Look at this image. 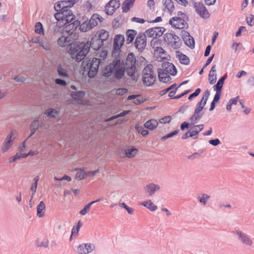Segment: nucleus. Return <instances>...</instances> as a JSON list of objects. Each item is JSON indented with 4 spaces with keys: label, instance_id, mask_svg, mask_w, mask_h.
Masks as SVG:
<instances>
[{
    "label": "nucleus",
    "instance_id": "obj_6",
    "mask_svg": "<svg viewBox=\"0 0 254 254\" xmlns=\"http://www.w3.org/2000/svg\"><path fill=\"white\" fill-rule=\"evenodd\" d=\"M193 3L196 13L198 14L200 17L204 19L209 17L210 13L202 3L199 2L198 4L194 1H193Z\"/></svg>",
    "mask_w": 254,
    "mask_h": 254
},
{
    "label": "nucleus",
    "instance_id": "obj_38",
    "mask_svg": "<svg viewBox=\"0 0 254 254\" xmlns=\"http://www.w3.org/2000/svg\"><path fill=\"white\" fill-rule=\"evenodd\" d=\"M125 42V37L122 34H117L114 37V43L113 44L120 45H121L122 46Z\"/></svg>",
    "mask_w": 254,
    "mask_h": 254
},
{
    "label": "nucleus",
    "instance_id": "obj_43",
    "mask_svg": "<svg viewBox=\"0 0 254 254\" xmlns=\"http://www.w3.org/2000/svg\"><path fill=\"white\" fill-rule=\"evenodd\" d=\"M153 74V65L151 64H147L142 70V75H151Z\"/></svg>",
    "mask_w": 254,
    "mask_h": 254
},
{
    "label": "nucleus",
    "instance_id": "obj_30",
    "mask_svg": "<svg viewBox=\"0 0 254 254\" xmlns=\"http://www.w3.org/2000/svg\"><path fill=\"white\" fill-rule=\"evenodd\" d=\"M37 215L39 217H42L45 215V204L44 201H41L40 202L37 206Z\"/></svg>",
    "mask_w": 254,
    "mask_h": 254
},
{
    "label": "nucleus",
    "instance_id": "obj_28",
    "mask_svg": "<svg viewBox=\"0 0 254 254\" xmlns=\"http://www.w3.org/2000/svg\"><path fill=\"white\" fill-rule=\"evenodd\" d=\"M85 92L83 90H80L75 92H72L70 93L71 97L75 100H80L85 95Z\"/></svg>",
    "mask_w": 254,
    "mask_h": 254
},
{
    "label": "nucleus",
    "instance_id": "obj_18",
    "mask_svg": "<svg viewBox=\"0 0 254 254\" xmlns=\"http://www.w3.org/2000/svg\"><path fill=\"white\" fill-rule=\"evenodd\" d=\"M155 76L154 74L151 75H142V82L146 86L152 85L155 82Z\"/></svg>",
    "mask_w": 254,
    "mask_h": 254
},
{
    "label": "nucleus",
    "instance_id": "obj_46",
    "mask_svg": "<svg viewBox=\"0 0 254 254\" xmlns=\"http://www.w3.org/2000/svg\"><path fill=\"white\" fill-rule=\"evenodd\" d=\"M98 18V14L94 13L91 18L89 19V22L91 23L92 28L98 25L97 19Z\"/></svg>",
    "mask_w": 254,
    "mask_h": 254
},
{
    "label": "nucleus",
    "instance_id": "obj_44",
    "mask_svg": "<svg viewBox=\"0 0 254 254\" xmlns=\"http://www.w3.org/2000/svg\"><path fill=\"white\" fill-rule=\"evenodd\" d=\"M35 32L39 34H45L44 27L41 22H38L36 23L35 26Z\"/></svg>",
    "mask_w": 254,
    "mask_h": 254
},
{
    "label": "nucleus",
    "instance_id": "obj_29",
    "mask_svg": "<svg viewBox=\"0 0 254 254\" xmlns=\"http://www.w3.org/2000/svg\"><path fill=\"white\" fill-rule=\"evenodd\" d=\"M135 0H125L122 3L123 12H127L133 5Z\"/></svg>",
    "mask_w": 254,
    "mask_h": 254
},
{
    "label": "nucleus",
    "instance_id": "obj_56",
    "mask_svg": "<svg viewBox=\"0 0 254 254\" xmlns=\"http://www.w3.org/2000/svg\"><path fill=\"white\" fill-rule=\"evenodd\" d=\"M201 91V90L200 88H197L193 93L189 96L188 99L191 100L193 98L197 97L200 93Z\"/></svg>",
    "mask_w": 254,
    "mask_h": 254
},
{
    "label": "nucleus",
    "instance_id": "obj_37",
    "mask_svg": "<svg viewBox=\"0 0 254 254\" xmlns=\"http://www.w3.org/2000/svg\"><path fill=\"white\" fill-rule=\"evenodd\" d=\"M57 40L58 45L61 47H64L67 44V40L68 37L64 36L63 34L59 36Z\"/></svg>",
    "mask_w": 254,
    "mask_h": 254
},
{
    "label": "nucleus",
    "instance_id": "obj_15",
    "mask_svg": "<svg viewBox=\"0 0 254 254\" xmlns=\"http://www.w3.org/2000/svg\"><path fill=\"white\" fill-rule=\"evenodd\" d=\"M157 71L160 81L164 83L171 82L172 78L167 73L164 72L161 68H158Z\"/></svg>",
    "mask_w": 254,
    "mask_h": 254
},
{
    "label": "nucleus",
    "instance_id": "obj_19",
    "mask_svg": "<svg viewBox=\"0 0 254 254\" xmlns=\"http://www.w3.org/2000/svg\"><path fill=\"white\" fill-rule=\"evenodd\" d=\"M57 72L58 75L62 78H68L69 77L67 70L64 68L61 64L58 65Z\"/></svg>",
    "mask_w": 254,
    "mask_h": 254
},
{
    "label": "nucleus",
    "instance_id": "obj_40",
    "mask_svg": "<svg viewBox=\"0 0 254 254\" xmlns=\"http://www.w3.org/2000/svg\"><path fill=\"white\" fill-rule=\"evenodd\" d=\"M146 37H147V36H146V34H145V32L144 33H139L137 35V36L135 40L134 43L135 47V48L138 47V45L137 43L139 42V41H143V40H145V41H146Z\"/></svg>",
    "mask_w": 254,
    "mask_h": 254
},
{
    "label": "nucleus",
    "instance_id": "obj_17",
    "mask_svg": "<svg viewBox=\"0 0 254 254\" xmlns=\"http://www.w3.org/2000/svg\"><path fill=\"white\" fill-rule=\"evenodd\" d=\"M160 187L158 185H156L154 183H150L147 185L144 189L149 195H153L156 191L159 190Z\"/></svg>",
    "mask_w": 254,
    "mask_h": 254
},
{
    "label": "nucleus",
    "instance_id": "obj_26",
    "mask_svg": "<svg viewBox=\"0 0 254 254\" xmlns=\"http://www.w3.org/2000/svg\"><path fill=\"white\" fill-rule=\"evenodd\" d=\"M79 0H62L61 2L62 5V7L64 9H67L71 7L74 4L78 2Z\"/></svg>",
    "mask_w": 254,
    "mask_h": 254
},
{
    "label": "nucleus",
    "instance_id": "obj_13",
    "mask_svg": "<svg viewBox=\"0 0 254 254\" xmlns=\"http://www.w3.org/2000/svg\"><path fill=\"white\" fill-rule=\"evenodd\" d=\"M163 71H165L172 76L177 74V69L176 66L171 63L163 62L162 64Z\"/></svg>",
    "mask_w": 254,
    "mask_h": 254
},
{
    "label": "nucleus",
    "instance_id": "obj_8",
    "mask_svg": "<svg viewBox=\"0 0 254 254\" xmlns=\"http://www.w3.org/2000/svg\"><path fill=\"white\" fill-rule=\"evenodd\" d=\"M58 16L64 18V19H68L70 21H72L75 19V15L69 8L64 9L61 12H56L54 14L55 18H57Z\"/></svg>",
    "mask_w": 254,
    "mask_h": 254
},
{
    "label": "nucleus",
    "instance_id": "obj_61",
    "mask_svg": "<svg viewBox=\"0 0 254 254\" xmlns=\"http://www.w3.org/2000/svg\"><path fill=\"white\" fill-rule=\"evenodd\" d=\"M215 91L216 92L214 95V97L212 101L218 103L220 99L222 91H218V90H215Z\"/></svg>",
    "mask_w": 254,
    "mask_h": 254
},
{
    "label": "nucleus",
    "instance_id": "obj_48",
    "mask_svg": "<svg viewBox=\"0 0 254 254\" xmlns=\"http://www.w3.org/2000/svg\"><path fill=\"white\" fill-rule=\"evenodd\" d=\"M103 48L102 51L99 55L98 59L101 60V64L103 63V61H105L108 55V51L106 49Z\"/></svg>",
    "mask_w": 254,
    "mask_h": 254
},
{
    "label": "nucleus",
    "instance_id": "obj_52",
    "mask_svg": "<svg viewBox=\"0 0 254 254\" xmlns=\"http://www.w3.org/2000/svg\"><path fill=\"white\" fill-rule=\"evenodd\" d=\"M138 47L136 48L138 50L139 52H142L145 49V48L147 44V42L145 40H143V41H140L137 43Z\"/></svg>",
    "mask_w": 254,
    "mask_h": 254
},
{
    "label": "nucleus",
    "instance_id": "obj_59",
    "mask_svg": "<svg viewBox=\"0 0 254 254\" xmlns=\"http://www.w3.org/2000/svg\"><path fill=\"white\" fill-rule=\"evenodd\" d=\"M210 197V196L206 194H203L201 197H198V201L202 203L203 204H205L207 202V199Z\"/></svg>",
    "mask_w": 254,
    "mask_h": 254
},
{
    "label": "nucleus",
    "instance_id": "obj_54",
    "mask_svg": "<svg viewBox=\"0 0 254 254\" xmlns=\"http://www.w3.org/2000/svg\"><path fill=\"white\" fill-rule=\"evenodd\" d=\"M146 63V60L143 56H140L138 58V60H136V66L139 67L145 65Z\"/></svg>",
    "mask_w": 254,
    "mask_h": 254
},
{
    "label": "nucleus",
    "instance_id": "obj_4",
    "mask_svg": "<svg viewBox=\"0 0 254 254\" xmlns=\"http://www.w3.org/2000/svg\"><path fill=\"white\" fill-rule=\"evenodd\" d=\"M186 18H181L179 16H175L171 18L169 21V24L171 25L173 28L176 29L188 28L189 25Z\"/></svg>",
    "mask_w": 254,
    "mask_h": 254
},
{
    "label": "nucleus",
    "instance_id": "obj_63",
    "mask_svg": "<svg viewBox=\"0 0 254 254\" xmlns=\"http://www.w3.org/2000/svg\"><path fill=\"white\" fill-rule=\"evenodd\" d=\"M39 45L41 46L44 49L46 50H50L51 47L49 43H44L43 41H41Z\"/></svg>",
    "mask_w": 254,
    "mask_h": 254
},
{
    "label": "nucleus",
    "instance_id": "obj_31",
    "mask_svg": "<svg viewBox=\"0 0 254 254\" xmlns=\"http://www.w3.org/2000/svg\"><path fill=\"white\" fill-rule=\"evenodd\" d=\"M55 19L57 20V22H55V24H57L58 26H60V29H62L65 25H66L68 23L71 22V21H69L68 19H64V18H62L61 17L58 16Z\"/></svg>",
    "mask_w": 254,
    "mask_h": 254
},
{
    "label": "nucleus",
    "instance_id": "obj_2",
    "mask_svg": "<svg viewBox=\"0 0 254 254\" xmlns=\"http://www.w3.org/2000/svg\"><path fill=\"white\" fill-rule=\"evenodd\" d=\"M90 45L87 42L75 41L68 45L67 52L72 59L79 63L86 58L90 49Z\"/></svg>",
    "mask_w": 254,
    "mask_h": 254
},
{
    "label": "nucleus",
    "instance_id": "obj_7",
    "mask_svg": "<svg viewBox=\"0 0 254 254\" xmlns=\"http://www.w3.org/2000/svg\"><path fill=\"white\" fill-rule=\"evenodd\" d=\"M120 5L119 0H110L105 6L106 13L109 15H112Z\"/></svg>",
    "mask_w": 254,
    "mask_h": 254
},
{
    "label": "nucleus",
    "instance_id": "obj_20",
    "mask_svg": "<svg viewBox=\"0 0 254 254\" xmlns=\"http://www.w3.org/2000/svg\"><path fill=\"white\" fill-rule=\"evenodd\" d=\"M138 152V149L133 146H131L130 148L126 149L124 150L126 156L128 158H132L135 157Z\"/></svg>",
    "mask_w": 254,
    "mask_h": 254
},
{
    "label": "nucleus",
    "instance_id": "obj_57",
    "mask_svg": "<svg viewBox=\"0 0 254 254\" xmlns=\"http://www.w3.org/2000/svg\"><path fill=\"white\" fill-rule=\"evenodd\" d=\"M160 28L157 29L155 34V37L158 38L162 36L164 32L166 31V29L163 27H159Z\"/></svg>",
    "mask_w": 254,
    "mask_h": 254
},
{
    "label": "nucleus",
    "instance_id": "obj_25",
    "mask_svg": "<svg viewBox=\"0 0 254 254\" xmlns=\"http://www.w3.org/2000/svg\"><path fill=\"white\" fill-rule=\"evenodd\" d=\"M45 114L49 118L56 119L57 116L60 114V111L56 109L48 108L45 111Z\"/></svg>",
    "mask_w": 254,
    "mask_h": 254
},
{
    "label": "nucleus",
    "instance_id": "obj_22",
    "mask_svg": "<svg viewBox=\"0 0 254 254\" xmlns=\"http://www.w3.org/2000/svg\"><path fill=\"white\" fill-rule=\"evenodd\" d=\"M176 55L177 57L178 58L180 63L185 65H188L190 64V59L189 57L180 52V51L176 52Z\"/></svg>",
    "mask_w": 254,
    "mask_h": 254
},
{
    "label": "nucleus",
    "instance_id": "obj_47",
    "mask_svg": "<svg viewBox=\"0 0 254 254\" xmlns=\"http://www.w3.org/2000/svg\"><path fill=\"white\" fill-rule=\"evenodd\" d=\"M179 131H180V129L178 128V129H176L175 130L172 131V132L167 134L166 135L162 136L161 138V140H162V141H164L169 138H171V137L174 136V135H177L179 132Z\"/></svg>",
    "mask_w": 254,
    "mask_h": 254
},
{
    "label": "nucleus",
    "instance_id": "obj_27",
    "mask_svg": "<svg viewBox=\"0 0 254 254\" xmlns=\"http://www.w3.org/2000/svg\"><path fill=\"white\" fill-rule=\"evenodd\" d=\"M162 2L170 13H172L174 11L175 6L172 0H163Z\"/></svg>",
    "mask_w": 254,
    "mask_h": 254
},
{
    "label": "nucleus",
    "instance_id": "obj_16",
    "mask_svg": "<svg viewBox=\"0 0 254 254\" xmlns=\"http://www.w3.org/2000/svg\"><path fill=\"white\" fill-rule=\"evenodd\" d=\"M39 127V118H36L34 120L31 122L30 125V134L27 138V139L31 137L36 132Z\"/></svg>",
    "mask_w": 254,
    "mask_h": 254
},
{
    "label": "nucleus",
    "instance_id": "obj_58",
    "mask_svg": "<svg viewBox=\"0 0 254 254\" xmlns=\"http://www.w3.org/2000/svg\"><path fill=\"white\" fill-rule=\"evenodd\" d=\"M127 91H128L127 89L126 88H119L116 89V94L117 95L122 96V95H124V94H125L126 93H127Z\"/></svg>",
    "mask_w": 254,
    "mask_h": 254
},
{
    "label": "nucleus",
    "instance_id": "obj_55",
    "mask_svg": "<svg viewBox=\"0 0 254 254\" xmlns=\"http://www.w3.org/2000/svg\"><path fill=\"white\" fill-rule=\"evenodd\" d=\"M64 78H59L55 79V82L57 85L65 87L67 85L66 81Z\"/></svg>",
    "mask_w": 254,
    "mask_h": 254
},
{
    "label": "nucleus",
    "instance_id": "obj_33",
    "mask_svg": "<svg viewBox=\"0 0 254 254\" xmlns=\"http://www.w3.org/2000/svg\"><path fill=\"white\" fill-rule=\"evenodd\" d=\"M79 29L81 32H87L92 29V26H91V23L89 21L84 22L80 23L79 26Z\"/></svg>",
    "mask_w": 254,
    "mask_h": 254
},
{
    "label": "nucleus",
    "instance_id": "obj_50",
    "mask_svg": "<svg viewBox=\"0 0 254 254\" xmlns=\"http://www.w3.org/2000/svg\"><path fill=\"white\" fill-rule=\"evenodd\" d=\"M164 40L168 45L172 44V38H173V33H167L164 35Z\"/></svg>",
    "mask_w": 254,
    "mask_h": 254
},
{
    "label": "nucleus",
    "instance_id": "obj_64",
    "mask_svg": "<svg viewBox=\"0 0 254 254\" xmlns=\"http://www.w3.org/2000/svg\"><path fill=\"white\" fill-rule=\"evenodd\" d=\"M171 117L169 116H167L164 117H163L160 120V123L161 124H166L169 123L171 121Z\"/></svg>",
    "mask_w": 254,
    "mask_h": 254
},
{
    "label": "nucleus",
    "instance_id": "obj_41",
    "mask_svg": "<svg viewBox=\"0 0 254 254\" xmlns=\"http://www.w3.org/2000/svg\"><path fill=\"white\" fill-rule=\"evenodd\" d=\"M159 28H160L158 27H155L147 29L145 31V34H146L147 37L156 39V37H155V34L156 32L157 29Z\"/></svg>",
    "mask_w": 254,
    "mask_h": 254
},
{
    "label": "nucleus",
    "instance_id": "obj_10",
    "mask_svg": "<svg viewBox=\"0 0 254 254\" xmlns=\"http://www.w3.org/2000/svg\"><path fill=\"white\" fill-rule=\"evenodd\" d=\"M233 233L236 234L238 236V239L242 244L248 246L252 245L253 241L247 234L239 230H235L233 231Z\"/></svg>",
    "mask_w": 254,
    "mask_h": 254
},
{
    "label": "nucleus",
    "instance_id": "obj_49",
    "mask_svg": "<svg viewBox=\"0 0 254 254\" xmlns=\"http://www.w3.org/2000/svg\"><path fill=\"white\" fill-rule=\"evenodd\" d=\"M206 102L207 101L204 100L203 99H201V100L197 104L195 109L202 112L201 111L204 109Z\"/></svg>",
    "mask_w": 254,
    "mask_h": 254
},
{
    "label": "nucleus",
    "instance_id": "obj_35",
    "mask_svg": "<svg viewBox=\"0 0 254 254\" xmlns=\"http://www.w3.org/2000/svg\"><path fill=\"white\" fill-rule=\"evenodd\" d=\"M141 205L149 209L152 211H154L157 209V206L151 200H148L142 202Z\"/></svg>",
    "mask_w": 254,
    "mask_h": 254
},
{
    "label": "nucleus",
    "instance_id": "obj_9",
    "mask_svg": "<svg viewBox=\"0 0 254 254\" xmlns=\"http://www.w3.org/2000/svg\"><path fill=\"white\" fill-rule=\"evenodd\" d=\"M181 35L185 44L190 49H194L195 41L193 37L188 31L184 30L181 31Z\"/></svg>",
    "mask_w": 254,
    "mask_h": 254
},
{
    "label": "nucleus",
    "instance_id": "obj_14",
    "mask_svg": "<svg viewBox=\"0 0 254 254\" xmlns=\"http://www.w3.org/2000/svg\"><path fill=\"white\" fill-rule=\"evenodd\" d=\"M95 249L93 244H82L77 247V252L79 254H86L91 253Z\"/></svg>",
    "mask_w": 254,
    "mask_h": 254
},
{
    "label": "nucleus",
    "instance_id": "obj_60",
    "mask_svg": "<svg viewBox=\"0 0 254 254\" xmlns=\"http://www.w3.org/2000/svg\"><path fill=\"white\" fill-rule=\"evenodd\" d=\"M54 9L57 12H61L62 10L64 9V8L62 7V5L60 1H58L55 3Z\"/></svg>",
    "mask_w": 254,
    "mask_h": 254
},
{
    "label": "nucleus",
    "instance_id": "obj_36",
    "mask_svg": "<svg viewBox=\"0 0 254 254\" xmlns=\"http://www.w3.org/2000/svg\"><path fill=\"white\" fill-rule=\"evenodd\" d=\"M75 171H77V172L76 173L75 178L78 180H81L85 178L84 176L85 171L83 168H76L74 169Z\"/></svg>",
    "mask_w": 254,
    "mask_h": 254
},
{
    "label": "nucleus",
    "instance_id": "obj_23",
    "mask_svg": "<svg viewBox=\"0 0 254 254\" xmlns=\"http://www.w3.org/2000/svg\"><path fill=\"white\" fill-rule=\"evenodd\" d=\"M227 77V74H225L222 76L217 81V83L215 84L213 88L214 90L221 91L222 90L223 86L224 83V81Z\"/></svg>",
    "mask_w": 254,
    "mask_h": 254
},
{
    "label": "nucleus",
    "instance_id": "obj_1",
    "mask_svg": "<svg viewBox=\"0 0 254 254\" xmlns=\"http://www.w3.org/2000/svg\"><path fill=\"white\" fill-rule=\"evenodd\" d=\"M136 59L133 53L128 54L125 64L124 61L121 59L114 60L110 64L106 65L102 71V75L104 77H109L114 74L115 79L120 80L122 79L125 74V71L128 76L133 79L136 71Z\"/></svg>",
    "mask_w": 254,
    "mask_h": 254
},
{
    "label": "nucleus",
    "instance_id": "obj_53",
    "mask_svg": "<svg viewBox=\"0 0 254 254\" xmlns=\"http://www.w3.org/2000/svg\"><path fill=\"white\" fill-rule=\"evenodd\" d=\"M215 72H209V75H208V79L209 82L210 84H213L214 83H215L217 77H216V74L215 73Z\"/></svg>",
    "mask_w": 254,
    "mask_h": 254
},
{
    "label": "nucleus",
    "instance_id": "obj_42",
    "mask_svg": "<svg viewBox=\"0 0 254 254\" xmlns=\"http://www.w3.org/2000/svg\"><path fill=\"white\" fill-rule=\"evenodd\" d=\"M173 38H172V40H174V41L173 42L172 45H173L175 46V49H178L181 47L182 46V42L181 41V40L178 37L177 35H175V34H173Z\"/></svg>",
    "mask_w": 254,
    "mask_h": 254
},
{
    "label": "nucleus",
    "instance_id": "obj_5",
    "mask_svg": "<svg viewBox=\"0 0 254 254\" xmlns=\"http://www.w3.org/2000/svg\"><path fill=\"white\" fill-rule=\"evenodd\" d=\"M48 32L49 35L52 36V39H56L61 35L64 34V30H63V28L61 29L60 26H58L57 24L55 23V22L50 21Z\"/></svg>",
    "mask_w": 254,
    "mask_h": 254
},
{
    "label": "nucleus",
    "instance_id": "obj_3",
    "mask_svg": "<svg viewBox=\"0 0 254 254\" xmlns=\"http://www.w3.org/2000/svg\"><path fill=\"white\" fill-rule=\"evenodd\" d=\"M101 64V60L97 57H91L87 56L81 63V68L89 78H93L97 75L99 65Z\"/></svg>",
    "mask_w": 254,
    "mask_h": 254
},
{
    "label": "nucleus",
    "instance_id": "obj_32",
    "mask_svg": "<svg viewBox=\"0 0 254 254\" xmlns=\"http://www.w3.org/2000/svg\"><path fill=\"white\" fill-rule=\"evenodd\" d=\"M79 29L81 32H87L92 29V26H91V23L89 21L84 22L80 23L79 26Z\"/></svg>",
    "mask_w": 254,
    "mask_h": 254
},
{
    "label": "nucleus",
    "instance_id": "obj_11",
    "mask_svg": "<svg viewBox=\"0 0 254 254\" xmlns=\"http://www.w3.org/2000/svg\"><path fill=\"white\" fill-rule=\"evenodd\" d=\"M73 21L72 22L68 23L63 28V30H64V32L67 33L68 35H71L80 24L81 22L78 20Z\"/></svg>",
    "mask_w": 254,
    "mask_h": 254
},
{
    "label": "nucleus",
    "instance_id": "obj_39",
    "mask_svg": "<svg viewBox=\"0 0 254 254\" xmlns=\"http://www.w3.org/2000/svg\"><path fill=\"white\" fill-rule=\"evenodd\" d=\"M99 34H97L98 38L101 39V40L104 43V41L107 40L109 36V32L104 29H101L98 32Z\"/></svg>",
    "mask_w": 254,
    "mask_h": 254
},
{
    "label": "nucleus",
    "instance_id": "obj_51",
    "mask_svg": "<svg viewBox=\"0 0 254 254\" xmlns=\"http://www.w3.org/2000/svg\"><path fill=\"white\" fill-rule=\"evenodd\" d=\"M92 204H93V202H90L86 205L84 208L79 211V214L82 215H85L89 211Z\"/></svg>",
    "mask_w": 254,
    "mask_h": 254
},
{
    "label": "nucleus",
    "instance_id": "obj_34",
    "mask_svg": "<svg viewBox=\"0 0 254 254\" xmlns=\"http://www.w3.org/2000/svg\"><path fill=\"white\" fill-rule=\"evenodd\" d=\"M12 132H11L6 137V141L4 143V146L2 148L3 152H6L11 146V143L12 142L11 140Z\"/></svg>",
    "mask_w": 254,
    "mask_h": 254
},
{
    "label": "nucleus",
    "instance_id": "obj_21",
    "mask_svg": "<svg viewBox=\"0 0 254 254\" xmlns=\"http://www.w3.org/2000/svg\"><path fill=\"white\" fill-rule=\"evenodd\" d=\"M137 35V31L133 29H128L126 31V43L129 44L132 43Z\"/></svg>",
    "mask_w": 254,
    "mask_h": 254
},
{
    "label": "nucleus",
    "instance_id": "obj_12",
    "mask_svg": "<svg viewBox=\"0 0 254 254\" xmlns=\"http://www.w3.org/2000/svg\"><path fill=\"white\" fill-rule=\"evenodd\" d=\"M98 32L96 33L93 37H92L90 41H88V44H90V48H92L93 50L97 51L102 47L103 42L101 40L100 38L97 36Z\"/></svg>",
    "mask_w": 254,
    "mask_h": 254
},
{
    "label": "nucleus",
    "instance_id": "obj_62",
    "mask_svg": "<svg viewBox=\"0 0 254 254\" xmlns=\"http://www.w3.org/2000/svg\"><path fill=\"white\" fill-rule=\"evenodd\" d=\"M208 142L209 143V144H210L211 145H212L214 146H216L221 143L220 140L217 138H216L215 139H210L208 141Z\"/></svg>",
    "mask_w": 254,
    "mask_h": 254
},
{
    "label": "nucleus",
    "instance_id": "obj_24",
    "mask_svg": "<svg viewBox=\"0 0 254 254\" xmlns=\"http://www.w3.org/2000/svg\"><path fill=\"white\" fill-rule=\"evenodd\" d=\"M158 122L154 119H150L144 124V127L150 130L155 129L158 126Z\"/></svg>",
    "mask_w": 254,
    "mask_h": 254
},
{
    "label": "nucleus",
    "instance_id": "obj_45",
    "mask_svg": "<svg viewBox=\"0 0 254 254\" xmlns=\"http://www.w3.org/2000/svg\"><path fill=\"white\" fill-rule=\"evenodd\" d=\"M121 45H118L113 44V49L112 51V55L113 57H115L116 58L117 57H119V53L121 52Z\"/></svg>",
    "mask_w": 254,
    "mask_h": 254
}]
</instances>
